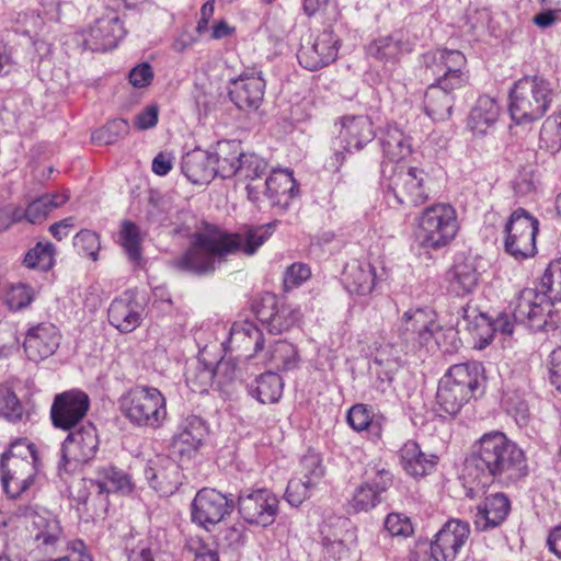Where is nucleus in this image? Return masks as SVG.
Here are the masks:
<instances>
[{
	"instance_id": "nucleus-1",
	"label": "nucleus",
	"mask_w": 561,
	"mask_h": 561,
	"mask_svg": "<svg viewBox=\"0 0 561 561\" xmlns=\"http://www.w3.org/2000/svg\"><path fill=\"white\" fill-rule=\"evenodd\" d=\"M271 226L245 228L237 233L208 231L195 233L188 249L173 259L171 265L196 275L213 273L226 257L234 253L253 255L271 237Z\"/></svg>"
},
{
	"instance_id": "nucleus-2",
	"label": "nucleus",
	"mask_w": 561,
	"mask_h": 561,
	"mask_svg": "<svg viewBox=\"0 0 561 561\" xmlns=\"http://www.w3.org/2000/svg\"><path fill=\"white\" fill-rule=\"evenodd\" d=\"M524 453L501 432L484 434L474 445L467 468L474 467L493 478L515 479L523 474Z\"/></svg>"
},
{
	"instance_id": "nucleus-3",
	"label": "nucleus",
	"mask_w": 561,
	"mask_h": 561,
	"mask_svg": "<svg viewBox=\"0 0 561 561\" xmlns=\"http://www.w3.org/2000/svg\"><path fill=\"white\" fill-rule=\"evenodd\" d=\"M553 88L542 77L526 76L519 79L510 93V113L518 123L540 119L553 100Z\"/></svg>"
},
{
	"instance_id": "nucleus-4",
	"label": "nucleus",
	"mask_w": 561,
	"mask_h": 561,
	"mask_svg": "<svg viewBox=\"0 0 561 561\" xmlns=\"http://www.w3.org/2000/svg\"><path fill=\"white\" fill-rule=\"evenodd\" d=\"M37 455L34 445L20 439L2 455L0 461L1 481L4 492L16 497L28 489L36 473Z\"/></svg>"
},
{
	"instance_id": "nucleus-5",
	"label": "nucleus",
	"mask_w": 561,
	"mask_h": 561,
	"mask_svg": "<svg viewBox=\"0 0 561 561\" xmlns=\"http://www.w3.org/2000/svg\"><path fill=\"white\" fill-rule=\"evenodd\" d=\"M119 404L124 416L140 427L159 428L167 417L165 398L153 387L130 389L121 398Z\"/></svg>"
},
{
	"instance_id": "nucleus-6",
	"label": "nucleus",
	"mask_w": 561,
	"mask_h": 561,
	"mask_svg": "<svg viewBox=\"0 0 561 561\" xmlns=\"http://www.w3.org/2000/svg\"><path fill=\"white\" fill-rule=\"evenodd\" d=\"M459 230L455 208L438 203L425 208L417 218V237L424 248L440 249L449 244Z\"/></svg>"
},
{
	"instance_id": "nucleus-7",
	"label": "nucleus",
	"mask_w": 561,
	"mask_h": 561,
	"mask_svg": "<svg viewBox=\"0 0 561 561\" xmlns=\"http://www.w3.org/2000/svg\"><path fill=\"white\" fill-rule=\"evenodd\" d=\"M401 329L404 331L405 340H417L421 345H427L434 340L435 344L446 352L457 347V331L453 328H442L431 310L405 311L401 319Z\"/></svg>"
},
{
	"instance_id": "nucleus-8",
	"label": "nucleus",
	"mask_w": 561,
	"mask_h": 561,
	"mask_svg": "<svg viewBox=\"0 0 561 561\" xmlns=\"http://www.w3.org/2000/svg\"><path fill=\"white\" fill-rule=\"evenodd\" d=\"M505 251L516 260L534 256L536 253V234L538 220L526 210H515L505 225Z\"/></svg>"
},
{
	"instance_id": "nucleus-9",
	"label": "nucleus",
	"mask_w": 561,
	"mask_h": 561,
	"mask_svg": "<svg viewBox=\"0 0 561 561\" xmlns=\"http://www.w3.org/2000/svg\"><path fill=\"white\" fill-rule=\"evenodd\" d=\"M552 304L546 294L536 288H524L511 301L514 322L528 325L531 329H545L551 317Z\"/></svg>"
},
{
	"instance_id": "nucleus-10",
	"label": "nucleus",
	"mask_w": 561,
	"mask_h": 561,
	"mask_svg": "<svg viewBox=\"0 0 561 561\" xmlns=\"http://www.w3.org/2000/svg\"><path fill=\"white\" fill-rule=\"evenodd\" d=\"M237 506L248 524L267 527L278 515L279 500L267 489L245 490L240 492Z\"/></svg>"
},
{
	"instance_id": "nucleus-11",
	"label": "nucleus",
	"mask_w": 561,
	"mask_h": 561,
	"mask_svg": "<svg viewBox=\"0 0 561 561\" xmlns=\"http://www.w3.org/2000/svg\"><path fill=\"white\" fill-rule=\"evenodd\" d=\"M427 174L417 168H397L389 178L388 193L397 203L405 206H419L428 198Z\"/></svg>"
},
{
	"instance_id": "nucleus-12",
	"label": "nucleus",
	"mask_w": 561,
	"mask_h": 561,
	"mask_svg": "<svg viewBox=\"0 0 561 561\" xmlns=\"http://www.w3.org/2000/svg\"><path fill=\"white\" fill-rule=\"evenodd\" d=\"M98 435L92 425L83 426L79 431L70 433L61 447V460L59 473L72 472L81 463L92 459L98 450Z\"/></svg>"
},
{
	"instance_id": "nucleus-13",
	"label": "nucleus",
	"mask_w": 561,
	"mask_h": 561,
	"mask_svg": "<svg viewBox=\"0 0 561 561\" xmlns=\"http://www.w3.org/2000/svg\"><path fill=\"white\" fill-rule=\"evenodd\" d=\"M247 191L252 202L256 203L261 195H265L272 205L282 208H287L299 192L298 184L288 170H274L264 183H248Z\"/></svg>"
},
{
	"instance_id": "nucleus-14",
	"label": "nucleus",
	"mask_w": 561,
	"mask_h": 561,
	"mask_svg": "<svg viewBox=\"0 0 561 561\" xmlns=\"http://www.w3.org/2000/svg\"><path fill=\"white\" fill-rule=\"evenodd\" d=\"M392 484V476L380 465H368L363 474V482L355 489L351 506L355 512H367L377 506L380 495Z\"/></svg>"
},
{
	"instance_id": "nucleus-15",
	"label": "nucleus",
	"mask_w": 561,
	"mask_h": 561,
	"mask_svg": "<svg viewBox=\"0 0 561 561\" xmlns=\"http://www.w3.org/2000/svg\"><path fill=\"white\" fill-rule=\"evenodd\" d=\"M234 507L232 497L215 489L204 488L197 492L192 502V519L208 529L220 523Z\"/></svg>"
},
{
	"instance_id": "nucleus-16",
	"label": "nucleus",
	"mask_w": 561,
	"mask_h": 561,
	"mask_svg": "<svg viewBox=\"0 0 561 561\" xmlns=\"http://www.w3.org/2000/svg\"><path fill=\"white\" fill-rule=\"evenodd\" d=\"M253 311L270 333L280 334L288 331L300 320V312L289 305H277L276 297L270 293L263 295L253 305Z\"/></svg>"
},
{
	"instance_id": "nucleus-17",
	"label": "nucleus",
	"mask_w": 561,
	"mask_h": 561,
	"mask_svg": "<svg viewBox=\"0 0 561 561\" xmlns=\"http://www.w3.org/2000/svg\"><path fill=\"white\" fill-rule=\"evenodd\" d=\"M339 51V38L331 30H324L312 41L301 44L297 58L299 64L314 71L333 62Z\"/></svg>"
},
{
	"instance_id": "nucleus-18",
	"label": "nucleus",
	"mask_w": 561,
	"mask_h": 561,
	"mask_svg": "<svg viewBox=\"0 0 561 561\" xmlns=\"http://www.w3.org/2000/svg\"><path fill=\"white\" fill-rule=\"evenodd\" d=\"M89 405V397L83 391L69 390L57 394L50 409L54 426L61 430L75 427L87 414Z\"/></svg>"
},
{
	"instance_id": "nucleus-19",
	"label": "nucleus",
	"mask_w": 561,
	"mask_h": 561,
	"mask_svg": "<svg viewBox=\"0 0 561 561\" xmlns=\"http://www.w3.org/2000/svg\"><path fill=\"white\" fill-rule=\"evenodd\" d=\"M125 34L122 22L114 11H108L84 31L82 43L92 51H105L117 46Z\"/></svg>"
},
{
	"instance_id": "nucleus-20",
	"label": "nucleus",
	"mask_w": 561,
	"mask_h": 561,
	"mask_svg": "<svg viewBox=\"0 0 561 561\" xmlns=\"http://www.w3.org/2000/svg\"><path fill=\"white\" fill-rule=\"evenodd\" d=\"M470 527L467 522L448 520L436 534L431 545V554L436 561H454L468 541Z\"/></svg>"
},
{
	"instance_id": "nucleus-21",
	"label": "nucleus",
	"mask_w": 561,
	"mask_h": 561,
	"mask_svg": "<svg viewBox=\"0 0 561 561\" xmlns=\"http://www.w3.org/2000/svg\"><path fill=\"white\" fill-rule=\"evenodd\" d=\"M265 92V81L259 71H244L230 80L229 95L240 110H256Z\"/></svg>"
},
{
	"instance_id": "nucleus-22",
	"label": "nucleus",
	"mask_w": 561,
	"mask_h": 561,
	"mask_svg": "<svg viewBox=\"0 0 561 561\" xmlns=\"http://www.w3.org/2000/svg\"><path fill=\"white\" fill-rule=\"evenodd\" d=\"M59 343L58 329L51 323H41L28 330L23 346L28 359L39 362L51 356Z\"/></svg>"
},
{
	"instance_id": "nucleus-23",
	"label": "nucleus",
	"mask_w": 561,
	"mask_h": 561,
	"mask_svg": "<svg viewBox=\"0 0 561 561\" xmlns=\"http://www.w3.org/2000/svg\"><path fill=\"white\" fill-rule=\"evenodd\" d=\"M426 59L437 68L433 72L439 76L438 79H446L451 89H460L467 83L468 77L463 72L467 60L461 51L438 49L426 56Z\"/></svg>"
},
{
	"instance_id": "nucleus-24",
	"label": "nucleus",
	"mask_w": 561,
	"mask_h": 561,
	"mask_svg": "<svg viewBox=\"0 0 561 561\" xmlns=\"http://www.w3.org/2000/svg\"><path fill=\"white\" fill-rule=\"evenodd\" d=\"M340 146L346 151L359 150L370 142L375 133L373 123L368 116H344L339 122Z\"/></svg>"
},
{
	"instance_id": "nucleus-25",
	"label": "nucleus",
	"mask_w": 561,
	"mask_h": 561,
	"mask_svg": "<svg viewBox=\"0 0 561 561\" xmlns=\"http://www.w3.org/2000/svg\"><path fill=\"white\" fill-rule=\"evenodd\" d=\"M145 477L150 486L162 495L172 494L180 484L176 463L163 455L148 460Z\"/></svg>"
},
{
	"instance_id": "nucleus-26",
	"label": "nucleus",
	"mask_w": 561,
	"mask_h": 561,
	"mask_svg": "<svg viewBox=\"0 0 561 561\" xmlns=\"http://www.w3.org/2000/svg\"><path fill=\"white\" fill-rule=\"evenodd\" d=\"M207 434L205 422L196 416H187L179 425L172 439L173 453L191 457L202 446Z\"/></svg>"
},
{
	"instance_id": "nucleus-27",
	"label": "nucleus",
	"mask_w": 561,
	"mask_h": 561,
	"mask_svg": "<svg viewBox=\"0 0 561 561\" xmlns=\"http://www.w3.org/2000/svg\"><path fill=\"white\" fill-rule=\"evenodd\" d=\"M228 344L231 350L243 352L245 357H254L263 352L264 337L254 323L241 321L233 323Z\"/></svg>"
},
{
	"instance_id": "nucleus-28",
	"label": "nucleus",
	"mask_w": 561,
	"mask_h": 561,
	"mask_svg": "<svg viewBox=\"0 0 561 561\" xmlns=\"http://www.w3.org/2000/svg\"><path fill=\"white\" fill-rule=\"evenodd\" d=\"M108 320L119 332H131L141 322L140 306L134 300L131 295L125 294L112 301L108 308Z\"/></svg>"
},
{
	"instance_id": "nucleus-29",
	"label": "nucleus",
	"mask_w": 561,
	"mask_h": 561,
	"mask_svg": "<svg viewBox=\"0 0 561 561\" xmlns=\"http://www.w3.org/2000/svg\"><path fill=\"white\" fill-rule=\"evenodd\" d=\"M450 84L446 79H438L436 83L431 84L424 96L425 112L435 121L447 119L454 106V95Z\"/></svg>"
},
{
	"instance_id": "nucleus-30",
	"label": "nucleus",
	"mask_w": 561,
	"mask_h": 561,
	"mask_svg": "<svg viewBox=\"0 0 561 561\" xmlns=\"http://www.w3.org/2000/svg\"><path fill=\"white\" fill-rule=\"evenodd\" d=\"M500 112L501 108L495 99L482 95L470 111L468 127L474 135H486L494 128Z\"/></svg>"
},
{
	"instance_id": "nucleus-31",
	"label": "nucleus",
	"mask_w": 561,
	"mask_h": 561,
	"mask_svg": "<svg viewBox=\"0 0 561 561\" xmlns=\"http://www.w3.org/2000/svg\"><path fill=\"white\" fill-rule=\"evenodd\" d=\"M89 489L93 490L99 496L111 492H122L124 494L133 491V483L127 473L115 467H103L96 471V477L88 481Z\"/></svg>"
},
{
	"instance_id": "nucleus-32",
	"label": "nucleus",
	"mask_w": 561,
	"mask_h": 561,
	"mask_svg": "<svg viewBox=\"0 0 561 561\" xmlns=\"http://www.w3.org/2000/svg\"><path fill=\"white\" fill-rule=\"evenodd\" d=\"M510 501L502 494L496 493L485 499L482 505L478 506L474 517V525L478 530H488L499 526L508 515Z\"/></svg>"
},
{
	"instance_id": "nucleus-33",
	"label": "nucleus",
	"mask_w": 561,
	"mask_h": 561,
	"mask_svg": "<svg viewBox=\"0 0 561 561\" xmlns=\"http://www.w3.org/2000/svg\"><path fill=\"white\" fill-rule=\"evenodd\" d=\"M412 43L403 31L375 39L368 47L371 56L382 61H397L405 53L411 51Z\"/></svg>"
},
{
	"instance_id": "nucleus-34",
	"label": "nucleus",
	"mask_w": 561,
	"mask_h": 561,
	"mask_svg": "<svg viewBox=\"0 0 561 561\" xmlns=\"http://www.w3.org/2000/svg\"><path fill=\"white\" fill-rule=\"evenodd\" d=\"M400 459L404 471L415 478L428 474L437 465V457L423 453L414 440H409L402 446Z\"/></svg>"
},
{
	"instance_id": "nucleus-35",
	"label": "nucleus",
	"mask_w": 561,
	"mask_h": 561,
	"mask_svg": "<svg viewBox=\"0 0 561 561\" xmlns=\"http://www.w3.org/2000/svg\"><path fill=\"white\" fill-rule=\"evenodd\" d=\"M375 268L367 262L353 261L344 267L343 284L351 294H369L375 286Z\"/></svg>"
},
{
	"instance_id": "nucleus-36",
	"label": "nucleus",
	"mask_w": 561,
	"mask_h": 561,
	"mask_svg": "<svg viewBox=\"0 0 561 561\" xmlns=\"http://www.w3.org/2000/svg\"><path fill=\"white\" fill-rule=\"evenodd\" d=\"M210 154L216 176L222 179H229L238 174L241 159L244 156L239 145L231 141L219 142L216 152Z\"/></svg>"
},
{
	"instance_id": "nucleus-37",
	"label": "nucleus",
	"mask_w": 561,
	"mask_h": 561,
	"mask_svg": "<svg viewBox=\"0 0 561 561\" xmlns=\"http://www.w3.org/2000/svg\"><path fill=\"white\" fill-rule=\"evenodd\" d=\"M449 289L457 296L471 294L478 286L479 273L472 260L457 262L448 271Z\"/></svg>"
},
{
	"instance_id": "nucleus-38",
	"label": "nucleus",
	"mask_w": 561,
	"mask_h": 561,
	"mask_svg": "<svg viewBox=\"0 0 561 561\" xmlns=\"http://www.w3.org/2000/svg\"><path fill=\"white\" fill-rule=\"evenodd\" d=\"M182 170L185 176L194 184L209 183L216 176L211 154L204 151L187 153L183 158Z\"/></svg>"
},
{
	"instance_id": "nucleus-39",
	"label": "nucleus",
	"mask_w": 561,
	"mask_h": 561,
	"mask_svg": "<svg viewBox=\"0 0 561 561\" xmlns=\"http://www.w3.org/2000/svg\"><path fill=\"white\" fill-rule=\"evenodd\" d=\"M262 359L277 370H290L297 367L299 356L297 348L289 342L278 340L261 352Z\"/></svg>"
},
{
	"instance_id": "nucleus-40",
	"label": "nucleus",
	"mask_w": 561,
	"mask_h": 561,
	"mask_svg": "<svg viewBox=\"0 0 561 561\" xmlns=\"http://www.w3.org/2000/svg\"><path fill=\"white\" fill-rule=\"evenodd\" d=\"M382 151L386 158L393 162H400L411 153V144L401 129L389 125L382 131L380 138Z\"/></svg>"
},
{
	"instance_id": "nucleus-41",
	"label": "nucleus",
	"mask_w": 561,
	"mask_h": 561,
	"mask_svg": "<svg viewBox=\"0 0 561 561\" xmlns=\"http://www.w3.org/2000/svg\"><path fill=\"white\" fill-rule=\"evenodd\" d=\"M457 325L472 333L473 337H479V348H483L492 340V324L489 318L474 308H463Z\"/></svg>"
},
{
	"instance_id": "nucleus-42",
	"label": "nucleus",
	"mask_w": 561,
	"mask_h": 561,
	"mask_svg": "<svg viewBox=\"0 0 561 561\" xmlns=\"http://www.w3.org/2000/svg\"><path fill=\"white\" fill-rule=\"evenodd\" d=\"M471 396L468 390L444 377L438 385L436 398L438 404L446 413L456 414Z\"/></svg>"
},
{
	"instance_id": "nucleus-43",
	"label": "nucleus",
	"mask_w": 561,
	"mask_h": 561,
	"mask_svg": "<svg viewBox=\"0 0 561 561\" xmlns=\"http://www.w3.org/2000/svg\"><path fill=\"white\" fill-rule=\"evenodd\" d=\"M68 199L67 194H45L27 205L26 220L33 225L41 224L50 211L62 206Z\"/></svg>"
},
{
	"instance_id": "nucleus-44",
	"label": "nucleus",
	"mask_w": 561,
	"mask_h": 561,
	"mask_svg": "<svg viewBox=\"0 0 561 561\" xmlns=\"http://www.w3.org/2000/svg\"><path fill=\"white\" fill-rule=\"evenodd\" d=\"M481 371L482 367L479 363H463L451 366L444 377L472 394L479 386Z\"/></svg>"
},
{
	"instance_id": "nucleus-45",
	"label": "nucleus",
	"mask_w": 561,
	"mask_h": 561,
	"mask_svg": "<svg viewBox=\"0 0 561 561\" xmlns=\"http://www.w3.org/2000/svg\"><path fill=\"white\" fill-rule=\"evenodd\" d=\"M283 383L280 377L275 373H266L255 379L251 386V393L261 403H274L282 396Z\"/></svg>"
},
{
	"instance_id": "nucleus-46",
	"label": "nucleus",
	"mask_w": 561,
	"mask_h": 561,
	"mask_svg": "<svg viewBox=\"0 0 561 561\" xmlns=\"http://www.w3.org/2000/svg\"><path fill=\"white\" fill-rule=\"evenodd\" d=\"M402 350L394 344L383 343L375 348L374 364L380 368L387 379H391V375L397 371L401 365Z\"/></svg>"
},
{
	"instance_id": "nucleus-47",
	"label": "nucleus",
	"mask_w": 561,
	"mask_h": 561,
	"mask_svg": "<svg viewBox=\"0 0 561 561\" xmlns=\"http://www.w3.org/2000/svg\"><path fill=\"white\" fill-rule=\"evenodd\" d=\"M129 133V124L126 119L116 118L110 121L103 127L92 133V141L98 145H112Z\"/></svg>"
},
{
	"instance_id": "nucleus-48",
	"label": "nucleus",
	"mask_w": 561,
	"mask_h": 561,
	"mask_svg": "<svg viewBox=\"0 0 561 561\" xmlns=\"http://www.w3.org/2000/svg\"><path fill=\"white\" fill-rule=\"evenodd\" d=\"M215 374L216 373L210 367L201 362H195L191 364L186 370V383L194 392H207Z\"/></svg>"
},
{
	"instance_id": "nucleus-49",
	"label": "nucleus",
	"mask_w": 561,
	"mask_h": 561,
	"mask_svg": "<svg viewBox=\"0 0 561 561\" xmlns=\"http://www.w3.org/2000/svg\"><path fill=\"white\" fill-rule=\"evenodd\" d=\"M540 286L551 304L561 301V260L551 262L546 268Z\"/></svg>"
},
{
	"instance_id": "nucleus-50",
	"label": "nucleus",
	"mask_w": 561,
	"mask_h": 561,
	"mask_svg": "<svg viewBox=\"0 0 561 561\" xmlns=\"http://www.w3.org/2000/svg\"><path fill=\"white\" fill-rule=\"evenodd\" d=\"M119 242L130 261L137 263L141 257V238L139 228L131 221H124L119 232Z\"/></svg>"
},
{
	"instance_id": "nucleus-51",
	"label": "nucleus",
	"mask_w": 561,
	"mask_h": 561,
	"mask_svg": "<svg viewBox=\"0 0 561 561\" xmlns=\"http://www.w3.org/2000/svg\"><path fill=\"white\" fill-rule=\"evenodd\" d=\"M54 254L55 247L51 242H38L26 253L24 264L30 268L47 271L54 265Z\"/></svg>"
},
{
	"instance_id": "nucleus-52",
	"label": "nucleus",
	"mask_w": 561,
	"mask_h": 561,
	"mask_svg": "<svg viewBox=\"0 0 561 561\" xmlns=\"http://www.w3.org/2000/svg\"><path fill=\"white\" fill-rule=\"evenodd\" d=\"M301 468L300 478L306 483H309V485L319 489L325 473L320 455L314 451H308L301 459Z\"/></svg>"
},
{
	"instance_id": "nucleus-53",
	"label": "nucleus",
	"mask_w": 561,
	"mask_h": 561,
	"mask_svg": "<svg viewBox=\"0 0 561 561\" xmlns=\"http://www.w3.org/2000/svg\"><path fill=\"white\" fill-rule=\"evenodd\" d=\"M267 163L256 154H244L241 159L238 174L249 180V183H264L261 176L266 173Z\"/></svg>"
},
{
	"instance_id": "nucleus-54",
	"label": "nucleus",
	"mask_w": 561,
	"mask_h": 561,
	"mask_svg": "<svg viewBox=\"0 0 561 561\" xmlns=\"http://www.w3.org/2000/svg\"><path fill=\"white\" fill-rule=\"evenodd\" d=\"M22 410L15 393L10 388L0 386V416L14 422L21 419Z\"/></svg>"
},
{
	"instance_id": "nucleus-55",
	"label": "nucleus",
	"mask_w": 561,
	"mask_h": 561,
	"mask_svg": "<svg viewBox=\"0 0 561 561\" xmlns=\"http://www.w3.org/2000/svg\"><path fill=\"white\" fill-rule=\"evenodd\" d=\"M317 490L301 478L291 479L286 489V500L293 506H299L306 499L311 496L312 491Z\"/></svg>"
},
{
	"instance_id": "nucleus-56",
	"label": "nucleus",
	"mask_w": 561,
	"mask_h": 561,
	"mask_svg": "<svg viewBox=\"0 0 561 561\" xmlns=\"http://www.w3.org/2000/svg\"><path fill=\"white\" fill-rule=\"evenodd\" d=\"M75 247L95 261L100 250L99 236L88 229L81 230L75 237Z\"/></svg>"
},
{
	"instance_id": "nucleus-57",
	"label": "nucleus",
	"mask_w": 561,
	"mask_h": 561,
	"mask_svg": "<svg viewBox=\"0 0 561 561\" xmlns=\"http://www.w3.org/2000/svg\"><path fill=\"white\" fill-rule=\"evenodd\" d=\"M160 533L157 534L156 538L149 537L147 542L133 550L129 554V561H154L162 548L158 539Z\"/></svg>"
},
{
	"instance_id": "nucleus-58",
	"label": "nucleus",
	"mask_w": 561,
	"mask_h": 561,
	"mask_svg": "<svg viewBox=\"0 0 561 561\" xmlns=\"http://www.w3.org/2000/svg\"><path fill=\"white\" fill-rule=\"evenodd\" d=\"M311 276L310 267L304 263H294L287 267L284 276L286 290L300 286Z\"/></svg>"
},
{
	"instance_id": "nucleus-59",
	"label": "nucleus",
	"mask_w": 561,
	"mask_h": 561,
	"mask_svg": "<svg viewBox=\"0 0 561 561\" xmlns=\"http://www.w3.org/2000/svg\"><path fill=\"white\" fill-rule=\"evenodd\" d=\"M371 421L373 413L365 404H355L348 410L347 422L357 432L367 430Z\"/></svg>"
},
{
	"instance_id": "nucleus-60",
	"label": "nucleus",
	"mask_w": 561,
	"mask_h": 561,
	"mask_svg": "<svg viewBox=\"0 0 561 561\" xmlns=\"http://www.w3.org/2000/svg\"><path fill=\"white\" fill-rule=\"evenodd\" d=\"M36 524L38 527H43V529L36 534V540H42L46 546L55 545L59 540L61 536V528L57 519H44L39 517V520Z\"/></svg>"
},
{
	"instance_id": "nucleus-61",
	"label": "nucleus",
	"mask_w": 561,
	"mask_h": 561,
	"mask_svg": "<svg viewBox=\"0 0 561 561\" xmlns=\"http://www.w3.org/2000/svg\"><path fill=\"white\" fill-rule=\"evenodd\" d=\"M385 528L392 536L408 537L413 533L409 517L399 513H391L386 517Z\"/></svg>"
},
{
	"instance_id": "nucleus-62",
	"label": "nucleus",
	"mask_w": 561,
	"mask_h": 561,
	"mask_svg": "<svg viewBox=\"0 0 561 561\" xmlns=\"http://www.w3.org/2000/svg\"><path fill=\"white\" fill-rule=\"evenodd\" d=\"M540 142L551 152L561 148V130L556 122L546 119L540 130Z\"/></svg>"
},
{
	"instance_id": "nucleus-63",
	"label": "nucleus",
	"mask_w": 561,
	"mask_h": 561,
	"mask_svg": "<svg viewBox=\"0 0 561 561\" xmlns=\"http://www.w3.org/2000/svg\"><path fill=\"white\" fill-rule=\"evenodd\" d=\"M33 290L30 286L19 284L13 286L8 296V304L11 309H22L27 307L33 300Z\"/></svg>"
},
{
	"instance_id": "nucleus-64",
	"label": "nucleus",
	"mask_w": 561,
	"mask_h": 561,
	"mask_svg": "<svg viewBox=\"0 0 561 561\" xmlns=\"http://www.w3.org/2000/svg\"><path fill=\"white\" fill-rule=\"evenodd\" d=\"M323 547L325 554L336 561L343 560L348 556V547L343 539L336 538V536L324 535Z\"/></svg>"
}]
</instances>
